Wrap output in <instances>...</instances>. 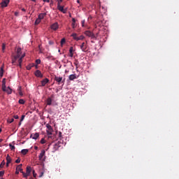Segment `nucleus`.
I'll list each match as a JSON object with an SVG mask.
<instances>
[{"mask_svg":"<svg viewBox=\"0 0 179 179\" xmlns=\"http://www.w3.org/2000/svg\"><path fill=\"white\" fill-rule=\"evenodd\" d=\"M19 94H20V96H22L23 93L22 92V87H19Z\"/></svg>","mask_w":179,"mask_h":179,"instance_id":"obj_39","label":"nucleus"},{"mask_svg":"<svg viewBox=\"0 0 179 179\" xmlns=\"http://www.w3.org/2000/svg\"><path fill=\"white\" fill-rule=\"evenodd\" d=\"M43 2H48V3H49V2H50V0H43Z\"/></svg>","mask_w":179,"mask_h":179,"instance_id":"obj_51","label":"nucleus"},{"mask_svg":"<svg viewBox=\"0 0 179 179\" xmlns=\"http://www.w3.org/2000/svg\"><path fill=\"white\" fill-rule=\"evenodd\" d=\"M25 118V115H22V117H21V122H22L24 120V119Z\"/></svg>","mask_w":179,"mask_h":179,"instance_id":"obj_45","label":"nucleus"},{"mask_svg":"<svg viewBox=\"0 0 179 179\" xmlns=\"http://www.w3.org/2000/svg\"><path fill=\"white\" fill-rule=\"evenodd\" d=\"M21 124H22V121H21V120H20V122H19V126H21Z\"/></svg>","mask_w":179,"mask_h":179,"instance_id":"obj_52","label":"nucleus"},{"mask_svg":"<svg viewBox=\"0 0 179 179\" xmlns=\"http://www.w3.org/2000/svg\"><path fill=\"white\" fill-rule=\"evenodd\" d=\"M35 62L37 65H38L41 64V60H40V59H37V60H36Z\"/></svg>","mask_w":179,"mask_h":179,"instance_id":"obj_33","label":"nucleus"},{"mask_svg":"<svg viewBox=\"0 0 179 179\" xmlns=\"http://www.w3.org/2000/svg\"><path fill=\"white\" fill-rule=\"evenodd\" d=\"M6 92H7L8 94H11V93H12V89H10V87H8L6 88Z\"/></svg>","mask_w":179,"mask_h":179,"instance_id":"obj_25","label":"nucleus"},{"mask_svg":"<svg viewBox=\"0 0 179 179\" xmlns=\"http://www.w3.org/2000/svg\"><path fill=\"white\" fill-rule=\"evenodd\" d=\"M15 61H13V64H14Z\"/></svg>","mask_w":179,"mask_h":179,"instance_id":"obj_62","label":"nucleus"},{"mask_svg":"<svg viewBox=\"0 0 179 179\" xmlns=\"http://www.w3.org/2000/svg\"><path fill=\"white\" fill-rule=\"evenodd\" d=\"M6 48V44L3 43V46H2L3 52H4Z\"/></svg>","mask_w":179,"mask_h":179,"instance_id":"obj_41","label":"nucleus"},{"mask_svg":"<svg viewBox=\"0 0 179 179\" xmlns=\"http://www.w3.org/2000/svg\"><path fill=\"white\" fill-rule=\"evenodd\" d=\"M73 46H71V48H69V57H71V58H73Z\"/></svg>","mask_w":179,"mask_h":179,"instance_id":"obj_18","label":"nucleus"},{"mask_svg":"<svg viewBox=\"0 0 179 179\" xmlns=\"http://www.w3.org/2000/svg\"><path fill=\"white\" fill-rule=\"evenodd\" d=\"M40 143H42V145H43L44 143H46V140H45L44 138H42V139L41 140Z\"/></svg>","mask_w":179,"mask_h":179,"instance_id":"obj_31","label":"nucleus"},{"mask_svg":"<svg viewBox=\"0 0 179 179\" xmlns=\"http://www.w3.org/2000/svg\"><path fill=\"white\" fill-rule=\"evenodd\" d=\"M69 79L71 81H72L73 80L77 79L76 74H71V75L69 76Z\"/></svg>","mask_w":179,"mask_h":179,"instance_id":"obj_20","label":"nucleus"},{"mask_svg":"<svg viewBox=\"0 0 179 179\" xmlns=\"http://www.w3.org/2000/svg\"><path fill=\"white\" fill-rule=\"evenodd\" d=\"M6 85V79L3 78L2 81V85Z\"/></svg>","mask_w":179,"mask_h":179,"instance_id":"obj_40","label":"nucleus"},{"mask_svg":"<svg viewBox=\"0 0 179 179\" xmlns=\"http://www.w3.org/2000/svg\"><path fill=\"white\" fill-rule=\"evenodd\" d=\"M33 2H36V0H31Z\"/></svg>","mask_w":179,"mask_h":179,"instance_id":"obj_59","label":"nucleus"},{"mask_svg":"<svg viewBox=\"0 0 179 179\" xmlns=\"http://www.w3.org/2000/svg\"><path fill=\"white\" fill-rule=\"evenodd\" d=\"M26 171L27 173V176L29 177L30 173H31V166H27Z\"/></svg>","mask_w":179,"mask_h":179,"instance_id":"obj_21","label":"nucleus"},{"mask_svg":"<svg viewBox=\"0 0 179 179\" xmlns=\"http://www.w3.org/2000/svg\"><path fill=\"white\" fill-rule=\"evenodd\" d=\"M60 147H61L60 143H59V142L56 143L54 145V148H53L54 152H56L57 150H58V149H59Z\"/></svg>","mask_w":179,"mask_h":179,"instance_id":"obj_14","label":"nucleus"},{"mask_svg":"<svg viewBox=\"0 0 179 179\" xmlns=\"http://www.w3.org/2000/svg\"><path fill=\"white\" fill-rule=\"evenodd\" d=\"M32 173H33V176L36 178L37 176V173H36L35 170H32Z\"/></svg>","mask_w":179,"mask_h":179,"instance_id":"obj_37","label":"nucleus"},{"mask_svg":"<svg viewBox=\"0 0 179 179\" xmlns=\"http://www.w3.org/2000/svg\"><path fill=\"white\" fill-rule=\"evenodd\" d=\"M46 15H47V13H41L39 14L40 22H41V20L44 19L45 16Z\"/></svg>","mask_w":179,"mask_h":179,"instance_id":"obj_17","label":"nucleus"},{"mask_svg":"<svg viewBox=\"0 0 179 179\" xmlns=\"http://www.w3.org/2000/svg\"><path fill=\"white\" fill-rule=\"evenodd\" d=\"M57 6H59L62 2H63V0H57Z\"/></svg>","mask_w":179,"mask_h":179,"instance_id":"obj_42","label":"nucleus"},{"mask_svg":"<svg viewBox=\"0 0 179 179\" xmlns=\"http://www.w3.org/2000/svg\"><path fill=\"white\" fill-rule=\"evenodd\" d=\"M46 127H47L46 131H47V135H48V138H53V137L52 136V132L54 131L52 127L49 123H47Z\"/></svg>","mask_w":179,"mask_h":179,"instance_id":"obj_1","label":"nucleus"},{"mask_svg":"<svg viewBox=\"0 0 179 179\" xmlns=\"http://www.w3.org/2000/svg\"><path fill=\"white\" fill-rule=\"evenodd\" d=\"M45 151L44 150H41V154L39 155V160H44L43 157L45 156Z\"/></svg>","mask_w":179,"mask_h":179,"instance_id":"obj_15","label":"nucleus"},{"mask_svg":"<svg viewBox=\"0 0 179 179\" xmlns=\"http://www.w3.org/2000/svg\"><path fill=\"white\" fill-rule=\"evenodd\" d=\"M5 164H6L5 160H3V162L0 164V167L3 168V166H5Z\"/></svg>","mask_w":179,"mask_h":179,"instance_id":"obj_35","label":"nucleus"},{"mask_svg":"<svg viewBox=\"0 0 179 179\" xmlns=\"http://www.w3.org/2000/svg\"><path fill=\"white\" fill-rule=\"evenodd\" d=\"M75 64L76 66H78V63L76 62Z\"/></svg>","mask_w":179,"mask_h":179,"instance_id":"obj_56","label":"nucleus"},{"mask_svg":"<svg viewBox=\"0 0 179 179\" xmlns=\"http://www.w3.org/2000/svg\"><path fill=\"white\" fill-rule=\"evenodd\" d=\"M22 10H23V12H25V8H22Z\"/></svg>","mask_w":179,"mask_h":179,"instance_id":"obj_55","label":"nucleus"},{"mask_svg":"<svg viewBox=\"0 0 179 179\" xmlns=\"http://www.w3.org/2000/svg\"><path fill=\"white\" fill-rule=\"evenodd\" d=\"M80 49L83 52H87V45L83 42L80 45Z\"/></svg>","mask_w":179,"mask_h":179,"instance_id":"obj_7","label":"nucleus"},{"mask_svg":"<svg viewBox=\"0 0 179 179\" xmlns=\"http://www.w3.org/2000/svg\"><path fill=\"white\" fill-rule=\"evenodd\" d=\"M22 175H23V176L24 177V178H27V177H28V175H27V173H24L23 171H22Z\"/></svg>","mask_w":179,"mask_h":179,"instance_id":"obj_36","label":"nucleus"},{"mask_svg":"<svg viewBox=\"0 0 179 179\" xmlns=\"http://www.w3.org/2000/svg\"><path fill=\"white\" fill-rule=\"evenodd\" d=\"M3 73L0 71V77H3Z\"/></svg>","mask_w":179,"mask_h":179,"instance_id":"obj_49","label":"nucleus"},{"mask_svg":"<svg viewBox=\"0 0 179 179\" xmlns=\"http://www.w3.org/2000/svg\"><path fill=\"white\" fill-rule=\"evenodd\" d=\"M27 152H29V149H22V150L21 151V153L22 155H27Z\"/></svg>","mask_w":179,"mask_h":179,"instance_id":"obj_26","label":"nucleus"},{"mask_svg":"<svg viewBox=\"0 0 179 179\" xmlns=\"http://www.w3.org/2000/svg\"><path fill=\"white\" fill-rule=\"evenodd\" d=\"M41 22V20H40V15L38 16V17L36 18V21H35V25H38Z\"/></svg>","mask_w":179,"mask_h":179,"instance_id":"obj_24","label":"nucleus"},{"mask_svg":"<svg viewBox=\"0 0 179 179\" xmlns=\"http://www.w3.org/2000/svg\"><path fill=\"white\" fill-rule=\"evenodd\" d=\"M6 159V161H7V162H6V166L8 167L9 164H10L11 162H12V159H11V158H10V156H9V155H7Z\"/></svg>","mask_w":179,"mask_h":179,"instance_id":"obj_13","label":"nucleus"},{"mask_svg":"<svg viewBox=\"0 0 179 179\" xmlns=\"http://www.w3.org/2000/svg\"><path fill=\"white\" fill-rule=\"evenodd\" d=\"M34 149H35L36 150H37L38 149V148L37 146H35V147H34Z\"/></svg>","mask_w":179,"mask_h":179,"instance_id":"obj_53","label":"nucleus"},{"mask_svg":"<svg viewBox=\"0 0 179 179\" xmlns=\"http://www.w3.org/2000/svg\"><path fill=\"white\" fill-rule=\"evenodd\" d=\"M14 118H15V119H19V115H14Z\"/></svg>","mask_w":179,"mask_h":179,"instance_id":"obj_47","label":"nucleus"},{"mask_svg":"<svg viewBox=\"0 0 179 179\" xmlns=\"http://www.w3.org/2000/svg\"><path fill=\"white\" fill-rule=\"evenodd\" d=\"M59 137L62 138V132L59 131Z\"/></svg>","mask_w":179,"mask_h":179,"instance_id":"obj_46","label":"nucleus"},{"mask_svg":"<svg viewBox=\"0 0 179 179\" xmlns=\"http://www.w3.org/2000/svg\"><path fill=\"white\" fill-rule=\"evenodd\" d=\"M9 146L11 150H14V149H15V145H13L11 143L9 144Z\"/></svg>","mask_w":179,"mask_h":179,"instance_id":"obj_32","label":"nucleus"},{"mask_svg":"<svg viewBox=\"0 0 179 179\" xmlns=\"http://www.w3.org/2000/svg\"><path fill=\"white\" fill-rule=\"evenodd\" d=\"M10 2V0H4L1 1V5L2 8H6L8 6V3Z\"/></svg>","mask_w":179,"mask_h":179,"instance_id":"obj_9","label":"nucleus"},{"mask_svg":"<svg viewBox=\"0 0 179 179\" xmlns=\"http://www.w3.org/2000/svg\"><path fill=\"white\" fill-rule=\"evenodd\" d=\"M55 80L57 83V85H65L66 79H63L62 76H55Z\"/></svg>","mask_w":179,"mask_h":179,"instance_id":"obj_2","label":"nucleus"},{"mask_svg":"<svg viewBox=\"0 0 179 179\" xmlns=\"http://www.w3.org/2000/svg\"><path fill=\"white\" fill-rule=\"evenodd\" d=\"M21 55H22V49H21V48H17V55H15L14 57L15 61H16L17 59L20 58Z\"/></svg>","mask_w":179,"mask_h":179,"instance_id":"obj_5","label":"nucleus"},{"mask_svg":"<svg viewBox=\"0 0 179 179\" xmlns=\"http://www.w3.org/2000/svg\"><path fill=\"white\" fill-rule=\"evenodd\" d=\"M35 68H36V69H38V65H37V64L35 65Z\"/></svg>","mask_w":179,"mask_h":179,"instance_id":"obj_57","label":"nucleus"},{"mask_svg":"<svg viewBox=\"0 0 179 179\" xmlns=\"http://www.w3.org/2000/svg\"><path fill=\"white\" fill-rule=\"evenodd\" d=\"M52 101V98H48L47 101H46L48 106H51Z\"/></svg>","mask_w":179,"mask_h":179,"instance_id":"obj_23","label":"nucleus"},{"mask_svg":"<svg viewBox=\"0 0 179 179\" xmlns=\"http://www.w3.org/2000/svg\"><path fill=\"white\" fill-rule=\"evenodd\" d=\"M71 36L76 41H80L81 40H83V38H85V36H83V35H80V36H78V34H76V33H73L71 34Z\"/></svg>","mask_w":179,"mask_h":179,"instance_id":"obj_3","label":"nucleus"},{"mask_svg":"<svg viewBox=\"0 0 179 179\" xmlns=\"http://www.w3.org/2000/svg\"><path fill=\"white\" fill-rule=\"evenodd\" d=\"M50 28L52 29V30H58L59 29V24L56 22L54 24H52V25L50 26Z\"/></svg>","mask_w":179,"mask_h":179,"instance_id":"obj_8","label":"nucleus"},{"mask_svg":"<svg viewBox=\"0 0 179 179\" xmlns=\"http://www.w3.org/2000/svg\"><path fill=\"white\" fill-rule=\"evenodd\" d=\"M35 76H36V77H38V78L43 77V74L41 73V71H40V70H36L35 71Z\"/></svg>","mask_w":179,"mask_h":179,"instance_id":"obj_12","label":"nucleus"},{"mask_svg":"<svg viewBox=\"0 0 179 179\" xmlns=\"http://www.w3.org/2000/svg\"><path fill=\"white\" fill-rule=\"evenodd\" d=\"M2 90L3 91L6 92V85H2Z\"/></svg>","mask_w":179,"mask_h":179,"instance_id":"obj_38","label":"nucleus"},{"mask_svg":"<svg viewBox=\"0 0 179 179\" xmlns=\"http://www.w3.org/2000/svg\"><path fill=\"white\" fill-rule=\"evenodd\" d=\"M43 175V173H41V174L39 176V177H42Z\"/></svg>","mask_w":179,"mask_h":179,"instance_id":"obj_54","label":"nucleus"},{"mask_svg":"<svg viewBox=\"0 0 179 179\" xmlns=\"http://www.w3.org/2000/svg\"><path fill=\"white\" fill-rule=\"evenodd\" d=\"M57 10H60L62 13H66L67 10H64V6H62L61 4L57 6Z\"/></svg>","mask_w":179,"mask_h":179,"instance_id":"obj_10","label":"nucleus"},{"mask_svg":"<svg viewBox=\"0 0 179 179\" xmlns=\"http://www.w3.org/2000/svg\"><path fill=\"white\" fill-rule=\"evenodd\" d=\"M20 172L21 173H23L22 164H18V166H17L16 171H15L16 175H18Z\"/></svg>","mask_w":179,"mask_h":179,"instance_id":"obj_6","label":"nucleus"},{"mask_svg":"<svg viewBox=\"0 0 179 179\" xmlns=\"http://www.w3.org/2000/svg\"><path fill=\"white\" fill-rule=\"evenodd\" d=\"M24 100H23V99H20L19 100V103L20 104H24Z\"/></svg>","mask_w":179,"mask_h":179,"instance_id":"obj_30","label":"nucleus"},{"mask_svg":"<svg viewBox=\"0 0 179 179\" xmlns=\"http://www.w3.org/2000/svg\"><path fill=\"white\" fill-rule=\"evenodd\" d=\"M20 162H21L20 158H17V160H15V163H17V164L20 163Z\"/></svg>","mask_w":179,"mask_h":179,"instance_id":"obj_44","label":"nucleus"},{"mask_svg":"<svg viewBox=\"0 0 179 179\" xmlns=\"http://www.w3.org/2000/svg\"><path fill=\"white\" fill-rule=\"evenodd\" d=\"M81 24H82V27H86V24H85V20H83L81 21Z\"/></svg>","mask_w":179,"mask_h":179,"instance_id":"obj_29","label":"nucleus"},{"mask_svg":"<svg viewBox=\"0 0 179 179\" xmlns=\"http://www.w3.org/2000/svg\"><path fill=\"white\" fill-rule=\"evenodd\" d=\"M24 57H25V55L24 54L21 57H19L18 62H19L20 66H22V59L24 58Z\"/></svg>","mask_w":179,"mask_h":179,"instance_id":"obj_22","label":"nucleus"},{"mask_svg":"<svg viewBox=\"0 0 179 179\" xmlns=\"http://www.w3.org/2000/svg\"><path fill=\"white\" fill-rule=\"evenodd\" d=\"M0 179H3V178H0Z\"/></svg>","mask_w":179,"mask_h":179,"instance_id":"obj_63","label":"nucleus"},{"mask_svg":"<svg viewBox=\"0 0 179 179\" xmlns=\"http://www.w3.org/2000/svg\"><path fill=\"white\" fill-rule=\"evenodd\" d=\"M0 71L3 73V71H4L3 66H1V68L0 69Z\"/></svg>","mask_w":179,"mask_h":179,"instance_id":"obj_48","label":"nucleus"},{"mask_svg":"<svg viewBox=\"0 0 179 179\" xmlns=\"http://www.w3.org/2000/svg\"><path fill=\"white\" fill-rule=\"evenodd\" d=\"M80 2V1L79 0H78V3H79Z\"/></svg>","mask_w":179,"mask_h":179,"instance_id":"obj_61","label":"nucleus"},{"mask_svg":"<svg viewBox=\"0 0 179 179\" xmlns=\"http://www.w3.org/2000/svg\"><path fill=\"white\" fill-rule=\"evenodd\" d=\"M50 82V80L48 79V78H45V79L42 80L41 81V85L42 87H45V85H47Z\"/></svg>","mask_w":179,"mask_h":179,"instance_id":"obj_11","label":"nucleus"},{"mask_svg":"<svg viewBox=\"0 0 179 179\" xmlns=\"http://www.w3.org/2000/svg\"><path fill=\"white\" fill-rule=\"evenodd\" d=\"M34 66V64H29L27 65V66L26 67L27 69V70H31V68H33Z\"/></svg>","mask_w":179,"mask_h":179,"instance_id":"obj_28","label":"nucleus"},{"mask_svg":"<svg viewBox=\"0 0 179 179\" xmlns=\"http://www.w3.org/2000/svg\"><path fill=\"white\" fill-rule=\"evenodd\" d=\"M4 173H5V171H0V177L3 176Z\"/></svg>","mask_w":179,"mask_h":179,"instance_id":"obj_43","label":"nucleus"},{"mask_svg":"<svg viewBox=\"0 0 179 179\" xmlns=\"http://www.w3.org/2000/svg\"><path fill=\"white\" fill-rule=\"evenodd\" d=\"M52 4H53V3H50V6L52 5Z\"/></svg>","mask_w":179,"mask_h":179,"instance_id":"obj_60","label":"nucleus"},{"mask_svg":"<svg viewBox=\"0 0 179 179\" xmlns=\"http://www.w3.org/2000/svg\"><path fill=\"white\" fill-rule=\"evenodd\" d=\"M71 27H73V29H76V18H72Z\"/></svg>","mask_w":179,"mask_h":179,"instance_id":"obj_19","label":"nucleus"},{"mask_svg":"<svg viewBox=\"0 0 179 179\" xmlns=\"http://www.w3.org/2000/svg\"><path fill=\"white\" fill-rule=\"evenodd\" d=\"M60 43H61V46L62 47L64 44L66 43V38H62Z\"/></svg>","mask_w":179,"mask_h":179,"instance_id":"obj_27","label":"nucleus"},{"mask_svg":"<svg viewBox=\"0 0 179 179\" xmlns=\"http://www.w3.org/2000/svg\"><path fill=\"white\" fill-rule=\"evenodd\" d=\"M85 36H89L90 38L95 39H96L98 36V34L94 35V33L91 32V31H85Z\"/></svg>","mask_w":179,"mask_h":179,"instance_id":"obj_4","label":"nucleus"},{"mask_svg":"<svg viewBox=\"0 0 179 179\" xmlns=\"http://www.w3.org/2000/svg\"><path fill=\"white\" fill-rule=\"evenodd\" d=\"M15 16H18V15H19V13H18V12H15Z\"/></svg>","mask_w":179,"mask_h":179,"instance_id":"obj_50","label":"nucleus"},{"mask_svg":"<svg viewBox=\"0 0 179 179\" xmlns=\"http://www.w3.org/2000/svg\"><path fill=\"white\" fill-rule=\"evenodd\" d=\"M40 134L38 132H36V134H31V138H32L33 139H38V138L39 137Z\"/></svg>","mask_w":179,"mask_h":179,"instance_id":"obj_16","label":"nucleus"},{"mask_svg":"<svg viewBox=\"0 0 179 179\" xmlns=\"http://www.w3.org/2000/svg\"><path fill=\"white\" fill-rule=\"evenodd\" d=\"M14 121V118L13 117H10V119H8V122L10 123V124H12V122H13Z\"/></svg>","mask_w":179,"mask_h":179,"instance_id":"obj_34","label":"nucleus"},{"mask_svg":"<svg viewBox=\"0 0 179 179\" xmlns=\"http://www.w3.org/2000/svg\"><path fill=\"white\" fill-rule=\"evenodd\" d=\"M2 141H3V139H0V143H2Z\"/></svg>","mask_w":179,"mask_h":179,"instance_id":"obj_58","label":"nucleus"}]
</instances>
